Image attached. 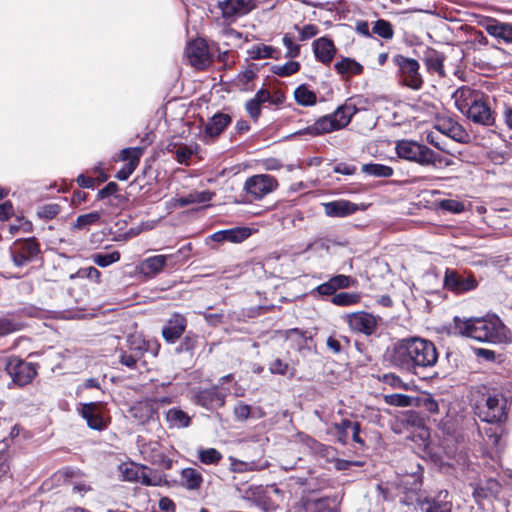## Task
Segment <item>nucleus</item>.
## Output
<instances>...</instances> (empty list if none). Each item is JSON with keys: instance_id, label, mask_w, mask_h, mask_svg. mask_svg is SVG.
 I'll use <instances>...</instances> for the list:
<instances>
[{"instance_id": "obj_58", "label": "nucleus", "mask_w": 512, "mask_h": 512, "mask_svg": "<svg viewBox=\"0 0 512 512\" xmlns=\"http://www.w3.org/2000/svg\"><path fill=\"white\" fill-rule=\"evenodd\" d=\"M353 422L348 419H343L340 423H334L333 428L338 434V439L341 443L345 444L348 437V430L351 429Z\"/></svg>"}, {"instance_id": "obj_47", "label": "nucleus", "mask_w": 512, "mask_h": 512, "mask_svg": "<svg viewBox=\"0 0 512 512\" xmlns=\"http://www.w3.org/2000/svg\"><path fill=\"white\" fill-rule=\"evenodd\" d=\"M372 32L386 40H390L394 36L392 24L384 19H379L374 22Z\"/></svg>"}, {"instance_id": "obj_15", "label": "nucleus", "mask_w": 512, "mask_h": 512, "mask_svg": "<svg viewBox=\"0 0 512 512\" xmlns=\"http://www.w3.org/2000/svg\"><path fill=\"white\" fill-rule=\"evenodd\" d=\"M434 129L442 135L460 143L469 141L467 131L451 117H438L435 120Z\"/></svg>"}, {"instance_id": "obj_8", "label": "nucleus", "mask_w": 512, "mask_h": 512, "mask_svg": "<svg viewBox=\"0 0 512 512\" xmlns=\"http://www.w3.org/2000/svg\"><path fill=\"white\" fill-rule=\"evenodd\" d=\"M393 63L398 67L401 81L412 89H419L423 84L419 73V63L417 60L396 55L393 57Z\"/></svg>"}, {"instance_id": "obj_1", "label": "nucleus", "mask_w": 512, "mask_h": 512, "mask_svg": "<svg viewBox=\"0 0 512 512\" xmlns=\"http://www.w3.org/2000/svg\"><path fill=\"white\" fill-rule=\"evenodd\" d=\"M438 357L434 343L417 336L398 339L384 353L389 366L419 377L437 364Z\"/></svg>"}, {"instance_id": "obj_24", "label": "nucleus", "mask_w": 512, "mask_h": 512, "mask_svg": "<svg viewBox=\"0 0 512 512\" xmlns=\"http://www.w3.org/2000/svg\"><path fill=\"white\" fill-rule=\"evenodd\" d=\"M412 162H415L421 166H440L443 163L448 165V162H444L442 156L428 146L419 144L417 145L415 156Z\"/></svg>"}, {"instance_id": "obj_10", "label": "nucleus", "mask_w": 512, "mask_h": 512, "mask_svg": "<svg viewBox=\"0 0 512 512\" xmlns=\"http://www.w3.org/2000/svg\"><path fill=\"white\" fill-rule=\"evenodd\" d=\"M80 414L86 420L88 427L93 430L103 431L110 423V417L101 402L83 404Z\"/></svg>"}, {"instance_id": "obj_56", "label": "nucleus", "mask_w": 512, "mask_h": 512, "mask_svg": "<svg viewBox=\"0 0 512 512\" xmlns=\"http://www.w3.org/2000/svg\"><path fill=\"white\" fill-rule=\"evenodd\" d=\"M282 42L287 49L285 54L287 58L293 59L300 55V45L294 42L293 37L289 33L283 36Z\"/></svg>"}, {"instance_id": "obj_60", "label": "nucleus", "mask_w": 512, "mask_h": 512, "mask_svg": "<svg viewBox=\"0 0 512 512\" xmlns=\"http://www.w3.org/2000/svg\"><path fill=\"white\" fill-rule=\"evenodd\" d=\"M295 29L299 32L301 41L309 40L319 33V28L314 24H306L302 28L296 25Z\"/></svg>"}, {"instance_id": "obj_64", "label": "nucleus", "mask_w": 512, "mask_h": 512, "mask_svg": "<svg viewBox=\"0 0 512 512\" xmlns=\"http://www.w3.org/2000/svg\"><path fill=\"white\" fill-rule=\"evenodd\" d=\"M261 106L254 98H251L245 104L247 113L254 121H257L261 115Z\"/></svg>"}, {"instance_id": "obj_54", "label": "nucleus", "mask_w": 512, "mask_h": 512, "mask_svg": "<svg viewBox=\"0 0 512 512\" xmlns=\"http://www.w3.org/2000/svg\"><path fill=\"white\" fill-rule=\"evenodd\" d=\"M300 69L299 62L289 61L282 65H275L272 72L280 77H287L295 74Z\"/></svg>"}, {"instance_id": "obj_18", "label": "nucleus", "mask_w": 512, "mask_h": 512, "mask_svg": "<svg viewBox=\"0 0 512 512\" xmlns=\"http://www.w3.org/2000/svg\"><path fill=\"white\" fill-rule=\"evenodd\" d=\"M444 286L452 292L464 293L475 289L477 281L473 275H464L447 269L444 277Z\"/></svg>"}, {"instance_id": "obj_44", "label": "nucleus", "mask_w": 512, "mask_h": 512, "mask_svg": "<svg viewBox=\"0 0 512 512\" xmlns=\"http://www.w3.org/2000/svg\"><path fill=\"white\" fill-rule=\"evenodd\" d=\"M418 143L415 141L401 140L396 144L397 155L405 160L413 161Z\"/></svg>"}, {"instance_id": "obj_28", "label": "nucleus", "mask_w": 512, "mask_h": 512, "mask_svg": "<svg viewBox=\"0 0 512 512\" xmlns=\"http://www.w3.org/2000/svg\"><path fill=\"white\" fill-rule=\"evenodd\" d=\"M203 483V476L195 468H184L180 472V485L189 491L199 490Z\"/></svg>"}, {"instance_id": "obj_7", "label": "nucleus", "mask_w": 512, "mask_h": 512, "mask_svg": "<svg viewBox=\"0 0 512 512\" xmlns=\"http://www.w3.org/2000/svg\"><path fill=\"white\" fill-rule=\"evenodd\" d=\"M506 398L502 395H489L485 403L478 407V416L488 424H500L506 421Z\"/></svg>"}, {"instance_id": "obj_41", "label": "nucleus", "mask_w": 512, "mask_h": 512, "mask_svg": "<svg viewBox=\"0 0 512 512\" xmlns=\"http://www.w3.org/2000/svg\"><path fill=\"white\" fill-rule=\"evenodd\" d=\"M129 351L141 358L150 349V342L140 335H131L127 339Z\"/></svg>"}, {"instance_id": "obj_31", "label": "nucleus", "mask_w": 512, "mask_h": 512, "mask_svg": "<svg viewBox=\"0 0 512 512\" xmlns=\"http://www.w3.org/2000/svg\"><path fill=\"white\" fill-rule=\"evenodd\" d=\"M130 413L132 417L137 419L140 423H145L153 417L155 410L150 402L143 401L133 405L130 409Z\"/></svg>"}, {"instance_id": "obj_33", "label": "nucleus", "mask_w": 512, "mask_h": 512, "mask_svg": "<svg viewBox=\"0 0 512 512\" xmlns=\"http://www.w3.org/2000/svg\"><path fill=\"white\" fill-rule=\"evenodd\" d=\"M139 483L145 486H162L166 480L165 476L158 471L143 465Z\"/></svg>"}, {"instance_id": "obj_6", "label": "nucleus", "mask_w": 512, "mask_h": 512, "mask_svg": "<svg viewBox=\"0 0 512 512\" xmlns=\"http://www.w3.org/2000/svg\"><path fill=\"white\" fill-rule=\"evenodd\" d=\"M278 187L277 179L269 174H257L248 177L244 183V191L250 201L262 200Z\"/></svg>"}, {"instance_id": "obj_17", "label": "nucleus", "mask_w": 512, "mask_h": 512, "mask_svg": "<svg viewBox=\"0 0 512 512\" xmlns=\"http://www.w3.org/2000/svg\"><path fill=\"white\" fill-rule=\"evenodd\" d=\"M479 25L499 43H512V23L501 22L495 18L485 17L479 21Z\"/></svg>"}, {"instance_id": "obj_4", "label": "nucleus", "mask_w": 512, "mask_h": 512, "mask_svg": "<svg viewBox=\"0 0 512 512\" xmlns=\"http://www.w3.org/2000/svg\"><path fill=\"white\" fill-rule=\"evenodd\" d=\"M456 108L475 124L492 126L495 116L484 96L467 86L458 88L452 95Z\"/></svg>"}, {"instance_id": "obj_43", "label": "nucleus", "mask_w": 512, "mask_h": 512, "mask_svg": "<svg viewBox=\"0 0 512 512\" xmlns=\"http://www.w3.org/2000/svg\"><path fill=\"white\" fill-rule=\"evenodd\" d=\"M362 172L375 176L388 178L393 175V169L390 166L379 163H368L362 166Z\"/></svg>"}, {"instance_id": "obj_57", "label": "nucleus", "mask_w": 512, "mask_h": 512, "mask_svg": "<svg viewBox=\"0 0 512 512\" xmlns=\"http://www.w3.org/2000/svg\"><path fill=\"white\" fill-rule=\"evenodd\" d=\"M60 206L56 203L45 204L38 208L37 215L39 218L50 220L60 213Z\"/></svg>"}, {"instance_id": "obj_25", "label": "nucleus", "mask_w": 512, "mask_h": 512, "mask_svg": "<svg viewBox=\"0 0 512 512\" xmlns=\"http://www.w3.org/2000/svg\"><path fill=\"white\" fill-rule=\"evenodd\" d=\"M231 471L235 473H245L254 471H263L270 467V462L265 458H259L251 461H242L230 457Z\"/></svg>"}, {"instance_id": "obj_9", "label": "nucleus", "mask_w": 512, "mask_h": 512, "mask_svg": "<svg viewBox=\"0 0 512 512\" xmlns=\"http://www.w3.org/2000/svg\"><path fill=\"white\" fill-rule=\"evenodd\" d=\"M180 251L169 255H154L140 261L137 265V272L147 279H152L160 274L166 266H175Z\"/></svg>"}, {"instance_id": "obj_62", "label": "nucleus", "mask_w": 512, "mask_h": 512, "mask_svg": "<svg viewBox=\"0 0 512 512\" xmlns=\"http://www.w3.org/2000/svg\"><path fill=\"white\" fill-rule=\"evenodd\" d=\"M335 290L349 288L354 280L350 276L339 274L330 278Z\"/></svg>"}, {"instance_id": "obj_16", "label": "nucleus", "mask_w": 512, "mask_h": 512, "mask_svg": "<svg viewBox=\"0 0 512 512\" xmlns=\"http://www.w3.org/2000/svg\"><path fill=\"white\" fill-rule=\"evenodd\" d=\"M145 152V147H128L121 150L119 159L127 161V163L116 173L118 180H127L136 170L140 163V159Z\"/></svg>"}, {"instance_id": "obj_38", "label": "nucleus", "mask_w": 512, "mask_h": 512, "mask_svg": "<svg viewBox=\"0 0 512 512\" xmlns=\"http://www.w3.org/2000/svg\"><path fill=\"white\" fill-rule=\"evenodd\" d=\"M335 70L341 75H359L363 66L351 58H344L335 64Z\"/></svg>"}, {"instance_id": "obj_30", "label": "nucleus", "mask_w": 512, "mask_h": 512, "mask_svg": "<svg viewBox=\"0 0 512 512\" xmlns=\"http://www.w3.org/2000/svg\"><path fill=\"white\" fill-rule=\"evenodd\" d=\"M444 55L435 49H427L424 53V63L430 72H436L440 76H444Z\"/></svg>"}, {"instance_id": "obj_3", "label": "nucleus", "mask_w": 512, "mask_h": 512, "mask_svg": "<svg viewBox=\"0 0 512 512\" xmlns=\"http://www.w3.org/2000/svg\"><path fill=\"white\" fill-rule=\"evenodd\" d=\"M363 102L366 100L360 96L348 98L333 113L319 117L312 125L300 130L298 134L320 136L342 130L350 124L353 116L360 110L359 105Z\"/></svg>"}, {"instance_id": "obj_27", "label": "nucleus", "mask_w": 512, "mask_h": 512, "mask_svg": "<svg viewBox=\"0 0 512 512\" xmlns=\"http://www.w3.org/2000/svg\"><path fill=\"white\" fill-rule=\"evenodd\" d=\"M313 51L316 59L323 64H329L336 53L333 41L326 37H321L313 42Z\"/></svg>"}, {"instance_id": "obj_37", "label": "nucleus", "mask_w": 512, "mask_h": 512, "mask_svg": "<svg viewBox=\"0 0 512 512\" xmlns=\"http://www.w3.org/2000/svg\"><path fill=\"white\" fill-rule=\"evenodd\" d=\"M142 467L143 465H138L131 462L120 464L118 469L121 474L122 480L139 483Z\"/></svg>"}, {"instance_id": "obj_55", "label": "nucleus", "mask_w": 512, "mask_h": 512, "mask_svg": "<svg viewBox=\"0 0 512 512\" xmlns=\"http://www.w3.org/2000/svg\"><path fill=\"white\" fill-rule=\"evenodd\" d=\"M382 382L386 385H389L391 386L392 388H395V389H404V390H408L409 389V384L408 383H405L402 378L395 374V373H386V374H383L382 376Z\"/></svg>"}, {"instance_id": "obj_52", "label": "nucleus", "mask_w": 512, "mask_h": 512, "mask_svg": "<svg viewBox=\"0 0 512 512\" xmlns=\"http://www.w3.org/2000/svg\"><path fill=\"white\" fill-rule=\"evenodd\" d=\"M386 403L397 407L414 406L415 398L405 394H391L385 396Z\"/></svg>"}, {"instance_id": "obj_40", "label": "nucleus", "mask_w": 512, "mask_h": 512, "mask_svg": "<svg viewBox=\"0 0 512 512\" xmlns=\"http://www.w3.org/2000/svg\"><path fill=\"white\" fill-rule=\"evenodd\" d=\"M278 54V49L274 48L273 46L265 44L254 45L249 50V55L254 60L277 58Z\"/></svg>"}, {"instance_id": "obj_45", "label": "nucleus", "mask_w": 512, "mask_h": 512, "mask_svg": "<svg viewBox=\"0 0 512 512\" xmlns=\"http://www.w3.org/2000/svg\"><path fill=\"white\" fill-rule=\"evenodd\" d=\"M360 300L361 296L358 293L340 292L332 297L331 302L336 306L346 307L358 304Z\"/></svg>"}, {"instance_id": "obj_20", "label": "nucleus", "mask_w": 512, "mask_h": 512, "mask_svg": "<svg viewBox=\"0 0 512 512\" xmlns=\"http://www.w3.org/2000/svg\"><path fill=\"white\" fill-rule=\"evenodd\" d=\"M345 319L353 331L365 335H372L377 328V319L364 311L347 314Z\"/></svg>"}, {"instance_id": "obj_63", "label": "nucleus", "mask_w": 512, "mask_h": 512, "mask_svg": "<svg viewBox=\"0 0 512 512\" xmlns=\"http://www.w3.org/2000/svg\"><path fill=\"white\" fill-rule=\"evenodd\" d=\"M311 295H319V296H334L335 293H336V290L332 284V282L330 281V279L325 282V283H322L320 285H318L315 289H313L311 292Z\"/></svg>"}, {"instance_id": "obj_5", "label": "nucleus", "mask_w": 512, "mask_h": 512, "mask_svg": "<svg viewBox=\"0 0 512 512\" xmlns=\"http://www.w3.org/2000/svg\"><path fill=\"white\" fill-rule=\"evenodd\" d=\"M0 370L11 377L13 384L23 387L30 384L36 377L38 365L15 355H6L0 357Z\"/></svg>"}, {"instance_id": "obj_53", "label": "nucleus", "mask_w": 512, "mask_h": 512, "mask_svg": "<svg viewBox=\"0 0 512 512\" xmlns=\"http://www.w3.org/2000/svg\"><path fill=\"white\" fill-rule=\"evenodd\" d=\"M198 344V335L188 332L176 348L177 353L193 352Z\"/></svg>"}, {"instance_id": "obj_22", "label": "nucleus", "mask_w": 512, "mask_h": 512, "mask_svg": "<svg viewBox=\"0 0 512 512\" xmlns=\"http://www.w3.org/2000/svg\"><path fill=\"white\" fill-rule=\"evenodd\" d=\"M421 512H451L452 502L447 490L440 491L434 497H426L418 502Z\"/></svg>"}, {"instance_id": "obj_35", "label": "nucleus", "mask_w": 512, "mask_h": 512, "mask_svg": "<svg viewBox=\"0 0 512 512\" xmlns=\"http://www.w3.org/2000/svg\"><path fill=\"white\" fill-rule=\"evenodd\" d=\"M478 430L487 444L491 445L495 449L500 447L501 437L504 432V429L500 425L487 426L479 428Z\"/></svg>"}, {"instance_id": "obj_51", "label": "nucleus", "mask_w": 512, "mask_h": 512, "mask_svg": "<svg viewBox=\"0 0 512 512\" xmlns=\"http://www.w3.org/2000/svg\"><path fill=\"white\" fill-rule=\"evenodd\" d=\"M199 460L206 465L218 464L222 459V454L215 448L199 449Z\"/></svg>"}, {"instance_id": "obj_39", "label": "nucleus", "mask_w": 512, "mask_h": 512, "mask_svg": "<svg viewBox=\"0 0 512 512\" xmlns=\"http://www.w3.org/2000/svg\"><path fill=\"white\" fill-rule=\"evenodd\" d=\"M24 327V324L16 319L13 315L9 314L0 318V337L7 336L11 333L17 332Z\"/></svg>"}, {"instance_id": "obj_46", "label": "nucleus", "mask_w": 512, "mask_h": 512, "mask_svg": "<svg viewBox=\"0 0 512 512\" xmlns=\"http://www.w3.org/2000/svg\"><path fill=\"white\" fill-rule=\"evenodd\" d=\"M414 406L422 408L430 414H437L439 412L438 402L429 393L422 394L415 398Z\"/></svg>"}, {"instance_id": "obj_29", "label": "nucleus", "mask_w": 512, "mask_h": 512, "mask_svg": "<svg viewBox=\"0 0 512 512\" xmlns=\"http://www.w3.org/2000/svg\"><path fill=\"white\" fill-rule=\"evenodd\" d=\"M165 418L170 428H187L191 424L190 416L177 407L170 408L166 412Z\"/></svg>"}, {"instance_id": "obj_2", "label": "nucleus", "mask_w": 512, "mask_h": 512, "mask_svg": "<svg viewBox=\"0 0 512 512\" xmlns=\"http://www.w3.org/2000/svg\"><path fill=\"white\" fill-rule=\"evenodd\" d=\"M456 334L489 344H505L510 341V330L496 316L482 318H454Z\"/></svg>"}, {"instance_id": "obj_49", "label": "nucleus", "mask_w": 512, "mask_h": 512, "mask_svg": "<svg viewBox=\"0 0 512 512\" xmlns=\"http://www.w3.org/2000/svg\"><path fill=\"white\" fill-rule=\"evenodd\" d=\"M174 147L176 148V150H175L176 160L181 164H187L188 161L190 160V158L192 157V155L196 153L198 145L194 144V145L188 146V145L181 144V145H174Z\"/></svg>"}, {"instance_id": "obj_50", "label": "nucleus", "mask_w": 512, "mask_h": 512, "mask_svg": "<svg viewBox=\"0 0 512 512\" xmlns=\"http://www.w3.org/2000/svg\"><path fill=\"white\" fill-rule=\"evenodd\" d=\"M92 261L100 267H108L120 260V253L113 251L111 253H95L91 256Z\"/></svg>"}, {"instance_id": "obj_12", "label": "nucleus", "mask_w": 512, "mask_h": 512, "mask_svg": "<svg viewBox=\"0 0 512 512\" xmlns=\"http://www.w3.org/2000/svg\"><path fill=\"white\" fill-rule=\"evenodd\" d=\"M232 117L229 114L218 112L206 123L200 133V140L205 144L213 143L231 124Z\"/></svg>"}, {"instance_id": "obj_21", "label": "nucleus", "mask_w": 512, "mask_h": 512, "mask_svg": "<svg viewBox=\"0 0 512 512\" xmlns=\"http://www.w3.org/2000/svg\"><path fill=\"white\" fill-rule=\"evenodd\" d=\"M187 327V319L180 313H174L162 328V336L169 344H174L181 338Z\"/></svg>"}, {"instance_id": "obj_48", "label": "nucleus", "mask_w": 512, "mask_h": 512, "mask_svg": "<svg viewBox=\"0 0 512 512\" xmlns=\"http://www.w3.org/2000/svg\"><path fill=\"white\" fill-rule=\"evenodd\" d=\"M269 371L272 374L288 376L290 378L294 377L296 372L295 368L290 367L288 363L279 358H276L269 364Z\"/></svg>"}, {"instance_id": "obj_59", "label": "nucleus", "mask_w": 512, "mask_h": 512, "mask_svg": "<svg viewBox=\"0 0 512 512\" xmlns=\"http://www.w3.org/2000/svg\"><path fill=\"white\" fill-rule=\"evenodd\" d=\"M256 506L263 512H275L279 508V503L274 502L268 496H259L256 499Z\"/></svg>"}, {"instance_id": "obj_42", "label": "nucleus", "mask_w": 512, "mask_h": 512, "mask_svg": "<svg viewBox=\"0 0 512 512\" xmlns=\"http://www.w3.org/2000/svg\"><path fill=\"white\" fill-rule=\"evenodd\" d=\"M102 213L93 211L87 214L79 215L72 226L73 230H83L97 224L101 219Z\"/></svg>"}, {"instance_id": "obj_13", "label": "nucleus", "mask_w": 512, "mask_h": 512, "mask_svg": "<svg viewBox=\"0 0 512 512\" xmlns=\"http://www.w3.org/2000/svg\"><path fill=\"white\" fill-rule=\"evenodd\" d=\"M217 7L221 11L223 20L233 23L253 9V0H222L218 1Z\"/></svg>"}, {"instance_id": "obj_19", "label": "nucleus", "mask_w": 512, "mask_h": 512, "mask_svg": "<svg viewBox=\"0 0 512 512\" xmlns=\"http://www.w3.org/2000/svg\"><path fill=\"white\" fill-rule=\"evenodd\" d=\"M226 395L217 386L197 391L193 402L207 410H215L224 406Z\"/></svg>"}, {"instance_id": "obj_26", "label": "nucleus", "mask_w": 512, "mask_h": 512, "mask_svg": "<svg viewBox=\"0 0 512 512\" xmlns=\"http://www.w3.org/2000/svg\"><path fill=\"white\" fill-rule=\"evenodd\" d=\"M325 214L329 217H346L358 210L355 203L347 200H336L324 203Z\"/></svg>"}, {"instance_id": "obj_14", "label": "nucleus", "mask_w": 512, "mask_h": 512, "mask_svg": "<svg viewBox=\"0 0 512 512\" xmlns=\"http://www.w3.org/2000/svg\"><path fill=\"white\" fill-rule=\"evenodd\" d=\"M190 64L197 69H205L211 63V55L204 39L198 38L191 41L185 50Z\"/></svg>"}, {"instance_id": "obj_32", "label": "nucleus", "mask_w": 512, "mask_h": 512, "mask_svg": "<svg viewBox=\"0 0 512 512\" xmlns=\"http://www.w3.org/2000/svg\"><path fill=\"white\" fill-rule=\"evenodd\" d=\"M294 98L298 105L309 107L317 103V95L306 84L298 86L294 91Z\"/></svg>"}, {"instance_id": "obj_61", "label": "nucleus", "mask_w": 512, "mask_h": 512, "mask_svg": "<svg viewBox=\"0 0 512 512\" xmlns=\"http://www.w3.org/2000/svg\"><path fill=\"white\" fill-rule=\"evenodd\" d=\"M440 207L443 210L452 212V213H461L465 210V206L462 202L453 200V199H445L440 202Z\"/></svg>"}, {"instance_id": "obj_36", "label": "nucleus", "mask_w": 512, "mask_h": 512, "mask_svg": "<svg viewBox=\"0 0 512 512\" xmlns=\"http://www.w3.org/2000/svg\"><path fill=\"white\" fill-rule=\"evenodd\" d=\"M300 441L310 450L311 453L321 457H328L332 448L306 434H299Z\"/></svg>"}, {"instance_id": "obj_23", "label": "nucleus", "mask_w": 512, "mask_h": 512, "mask_svg": "<svg viewBox=\"0 0 512 512\" xmlns=\"http://www.w3.org/2000/svg\"><path fill=\"white\" fill-rule=\"evenodd\" d=\"M252 235V229L248 227H234L231 229L217 231L211 238L215 242L241 243Z\"/></svg>"}, {"instance_id": "obj_11", "label": "nucleus", "mask_w": 512, "mask_h": 512, "mask_svg": "<svg viewBox=\"0 0 512 512\" xmlns=\"http://www.w3.org/2000/svg\"><path fill=\"white\" fill-rule=\"evenodd\" d=\"M39 252V245L35 238L16 241L10 247L11 259L17 267H22L30 263Z\"/></svg>"}, {"instance_id": "obj_34", "label": "nucleus", "mask_w": 512, "mask_h": 512, "mask_svg": "<svg viewBox=\"0 0 512 512\" xmlns=\"http://www.w3.org/2000/svg\"><path fill=\"white\" fill-rule=\"evenodd\" d=\"M6 441L0 442V481L12 478L11 455Z\"/></svg>"}]
</instances>
